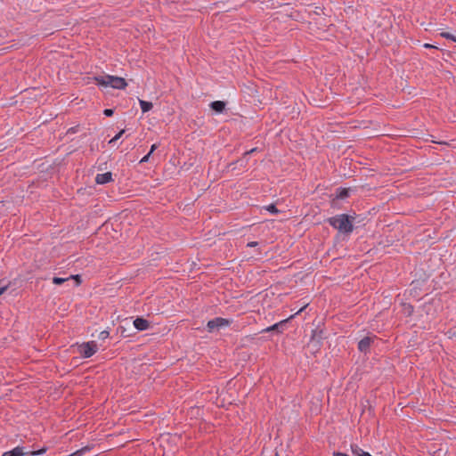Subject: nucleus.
I'll return each instance as SVG.
<instances>
[{
    "instance_id": "1",
    "label": "nucleus",
    "mask_w": 456,
    "mask_h": 456,
    "mask_svg": "<svg viewBox=\"0 0 456 456\" xmlns=\"http://www.w3.org/2000/svg\"><path fill=\"white\" fill-rule=\"evenodd\" d=\"M354 219L346 214H339L330 217L328 223L340 233L350 234L354 231Z\"/></svg>"
},
{
    "instance_id": "2",
    "label": "nucleus",
    "mask_w": 456,
    "mask_h": 456,
    "mask_svg": "<svg viewBox=\"0 0 456 456\" xmlns=\"http://www.w3.org/2000/svg\"><path fill=\"white\" fill-rule=\"evenodd\" d=\"M93 79L96 82V84L103 88L111 87L114 89H125L127 86L126 80L123 77L111 76V75H103V76H95Z\"/></svg>"
},
{
    "instance_id": "3",
    "label": "nucleus",
    "mask_w": 456,
    "mask_h": 456,
    "mask_svg": "<svg viewBox=\"0 0 456 456\" xmlns=\"http://www.w3.org/2000/svg\"><path fill=\"white\" fill-rule=\"evenodd\" d=\"M47 447H43L37 451H27L24 446H16L12 450L4 452L2 456H36L45 453Z\"/></svg>"
},
{
    "instance_id": "4",
    "label": "nucleus",
    "mask_w": 456,
    "mask_h": 456,
    "mask_svg": "<svg viewBox=\"0 0 456 456\" xmlns=\"http://www.w3.org/2000/svg\"><path fill=\"white\" fill-rule=\"evenodd\" d=\"M98 350V346L95 341H89L78 346L77 351L84 358L93 356Z\"/></svg>"
},
{
    "instance_id": "5",
    "label": "nucleus",
    "mask_w": 456,
    "mask_h": 456,
    "mask_svg": "<svg viewBox=\"0 0 456 456\" xmlns=\"http://www.w3.org/2000/svg\"><path fill=\"white\" fill-rule=\"evenodd\" d=\"M230 321L224 318L216 317L209 320L207 323V329L208 332L217 331L222 328L228 327Z\"/></svg>"
},
{
    "instance_id": "6",
    "label": "nucleus",
    "mask_w": 456,
    "mask_h": 456,
    "mask_svg": "<svg viewBox=\"0 0 456 456\" xmlns=\"http://www.w3.org/2000/svg\"><path fill=\"white\" fill-rule=\"evenodd\" d=\"M375 337H365L358 343V349L362 353H367L370 350L371 343L374 341Z\"/></svg>"
},
{
    "instance_id": "7",
    "label": "nucleus",
    "mask_w": 456,
    "mask_h": 456,
    "mask_svg": "<svg viewBox=\"0 0 456 456\" xmlns=\"http://www.w3.org/2000/svg\"><path fill=\"white\" fill-rule=\"evenodd\" d=\"M134 326L137 330L142 331L146 330L149 328L150 323L146 319L137 317L134 321Z\"/></svg>"
},
{
    "instance_id": "8",
    "label": "nucleus",
    "mask_w": 456,
    "mask_h": 456,
    "mask_svg": "<svg viewBox=\"0 0 456 456\" xmlns=\"http://www.w3.org/2000/svg\"><path fill=\"white\" fill-rule=\"evenodd\" d=\"M111 180H112V174L110 172L98 174L95 177V182L98 184H105V183H110Z\"/></svg>"
},
{
    "instance_id": "9",
    "label": "nucleus",
    "mask_w": 456,
    "mask_h": 456,
    "mask_svg": "<svg viewBox=\"0 0 456 456\" xmlns=\"http://www.w3.org/2000/svg\"><path fill=\"white\" fill-rule=\"evenodd\" d=\"M287 322H288V319L282 320L277 323H274L272 326H269V327L264 329L263 332H270V331H274V330L281 332V329L284 327V325L286 324Z\"/></svg>"
},
{
    "instance_id": "10",
    "label": "nucleus",
    "mask_w": 456,
    "mask_h": 456,
    "mask_svg": "<svg viewBox=\"0 0 456 456\" xmlns=\"http://www.w3.org/2000/svg\"><path fill=\"white\" fill-rule=\"evenodd\" d=\"M225 102L223 101H214L210 103V108L216 113H222L225 109Z\"/></svg>"
},
{
    "instance_id": "11",
    "label": "nucleus",
    "mask_w": 456,
    "mask_h": 456,
    "mask_svg": "<svg viewBox=\"0 0 456 456\" xmlns=\"http://www.w3.org/2000/svg\"><path fill=\"white\" fill-rule=\"evenodd\" d=\"M139 104H140L141 110L143 113L150 111L153 107V105L151 102H147V101H143V100H139Z\"/></svg>"
},
{
    "instance_id": "12",
    "label": "nucleus",
    "mask_w": 456,
    "mask_h": 456,
    "mask_svg": "<svg viewBox=\"0 0 456 456\" xmlns=\"http://www.w3.org/2000/svg\"><path fill=\"white\" fill-rule=\"evenodd\" d=\"M440 36L444 38L449 39L456 43V31L454 33L444 31L440 33Z\"/></svg>"
},
{
    "instance_id": "13",
    "label": "nucleus",
    "mask_w": 456,
    "mask_h": 456,
    "mask_svg": "<svg viewBox=\"0 0 456 456\" xmlns=\"http://www.w3.org/2000/svg\"><path fill=\"white\" fill-rule=\"evenodd\" d=\"M348 196V191L344 188H338L337 190V198L338 199H344Z\"/></svg>"
},
{
    "instance_id": "14",
    "label": "nucleus",
    "mask_w": 456,
    "mask_h": 456,
    "mask_svg": "<svg viewBox=\"0 0 456 456\" xmlns=\"http://www.w3.org/2000/svg\"><path fill=\"white\" fill-rule=\"evenodd\" d=\"M69 281V278L67 277V278H61V277H54L53 279V282L56 285H61L62 283H64L65 281Z\"/></svg>"
},
{
    "instance_id": "15",
    "label": "nucleus",
    "mask_w": 456,
    "mask_h": 456,
    "mask_svg": "<svg viewBox=\"0 0 456 456\" xmlns=\"http://www.w3.org/2000/svg\"><path fill=\"white\" fill-rule=\"evenodd\" d=\"M265 209L272 214H277L279 212V210L273 204H270V205L266 206Z\"/></svg>"
},
{
    "instance_id": "16",
    "label": "nucleus",
    "mask_w": 456,
    "mask_h": 456,
    "mask_svg": "<svg viewBox=\"0 0 456 456\" xmlns=\"http://www.w3.org/2000/svg\"><path fill=\"white\" fill-rule=\"evenodd\" d=\"M125 133V130H121L119 131L112 139L110 140L109 143L110 144H112L114 143L116 141H118L121 136L122 134Z\"/></svg>"
},
{
    "instance_id": "17",
    "label": "nucleus",
    "mask_w": 456,
    "mask_h": 456,
    "mask_svg": "<svg viewBox=\"0 0 456 456\" xmlns=\"http://www.w3.org/2000/svg\"><path fill=\"white\" fill-rule=\"evenodd\" d=\"M110 336V332L108 330H102L99 334V338L102 340L106 339Z\"/></svg>"
},
{
    "instance_id": "18",
    "label": "nucleus",
    "mask_w": 456,
    "mask_h": 456,
    "mask_svg": "<svg viewBox=\"0 0 456 456\" xmlns=\"http://www.w3.org/2000/svg\"><path fill=\"white\" fill-rule=\"evenodd\" d=\"M69 281H70V280H75V281H76V285H77H77H79V284L81 283V278H80V276H79V275H77H77H69Z\"/></svg>"
},
{
    "instance_id": "19",
    "label": "nucleus",
    "mask_w": 456,
    "mask_h": 456,
    "mask_svg": "<svg viewBox=\"0 0 456 456\" xmlns=\"http://www.w3.org/2000/svg\"><path fill=\"white\" fill-rule=\"evenodd\" d=\"M114 111L113 110L111 109H105L103 110V114L106 116V117H111L113 115Z\"/></svg>"
},
{
    "instance_id": "20",
    "label": "nucleus",
    "mask_w": 456,
    "mask_h": 456,
    "mask_svg": "<svg viewBox=\"0 0 456 456\" xmlns=\"http://www.w3.org/2000/svg\"><path fill=\"white\" fill-rule=\"evenodd\" d=\"M9 285H4L3 287H0V296L3 295L8 289Z\"/></svg>"
},
{
    "instance_id": "21",
    "label": "nucleus",
    "mask_w": 456,
    "mask_h": 456,
    "mask_svg": "<svg viewBox=\"0 0 456 456\" xmlns=\"http://www.w3.org/2000/svg\"><path fill=\"white\" fill-rule=\"evenodd\" d=\"M151 154L148 153L147 155H145L141 160H140V163H144V162H147L149 160V158H150Z\"/></svg>"
},
{
    "instance_id": "22",
    "label": "nucleus",
    "mask_w": 456,
    "mask_h": 456,
    "mask_svg": "<svg viewBox=\"0 0 456 456\" xmlns=\"http://www.w3.org/2000/svg\"><path fill=\"white\" fill-rule=\"evenodd\" d=\"M258 245V242L257 241H250L247 244L248 247L249 248H253V247H256Z\"/></svg>"
},
{
    "instance_id": "23",
    "label": "nucleus",
    "mask_w": 456,
    "mask_h": 456,
    "mask_svg": "<svg viewBox=\"0 0 456 456\" xmlns=\"http://www.w3.org/2000/svg\"><path fill=\"white\" fill-rule=\"evenodd\" d=\"M158 148V144L154 143L151 147L150 154H151Z\"/></svg>"
},
{
    "instance_id": "24",
    "label": "nucleus",
    "mask_w": 456,
    "mask_h": 456,
    "mask_svg": "<svg viewBox=\"0 0 456 456\" xmlns=\"http://www.w3.org/2000/svg\"><path fill=\"white\" fill-rule=\"evenodd\" d=\"M424 46H425L426 48H431V47H433V46H432L431 45H429V44H425V45H424Z\"/></svg>"
},
{
    "instance_id": "25",
    "label": "nucleus",
    "mask_w": 456,
    "mask_h": 456,
    "mask_svg": "<svg viewBox=\"0 0 456 456\" xmlns=\"http://www.w3.org/2000/svg\"><path fill=\"white\" fill-rule=\"evenodd\" d=\"M255 151H256V149H252V150H250L249 151H247V152H246V154L248 155V154H249V153H251V152H254Z\"/></svg>"
},
{
    "instance_id": "26",
    "label": "nucleus",
    "mask_w": 456,
    "mask_h": 456,
    "mask_svg": "<svg viewBox=\"0 0 456 456\" xmlns=\"http://www.w3.org/2000/svg\"><path fill=\"white\" fill-rule=\"evenodd\" d=\"M305 306H306V305H305V306L301 307V308L297 311V314H299L300 312H302Z\"/></svg>"
},
{
    "instance_id": "27",
    "label": "nucleus",
    "mask_w": 456,
    "mask_h": 456,
    "mask_svg": "<svg viewBox=\"0 0 456 456\" xmlns=\"http://www.w3.org/2000/svg\"><path fill=\"white\" fill-rule=\"evenodd\" d=\"M275 456H279L278 453H276Z\"/></svg>"
}]
</instances>
